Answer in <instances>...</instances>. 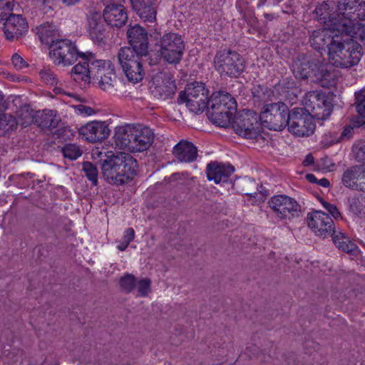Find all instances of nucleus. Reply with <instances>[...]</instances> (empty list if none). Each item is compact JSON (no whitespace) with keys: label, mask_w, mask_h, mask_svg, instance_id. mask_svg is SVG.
<instances>
[{"label":"nucleus","mask_w":365,"mask_h":365,"mask_svg":"<svg viewBox=\"0 0 365 365\" xmlns=\"http://www.w3.org/2000/svg\"><path fill=\"white\" fill-rule=\"evenodd\" d=\"M101 159V173L110 184L120 185L131 180L136 175L138 163L126 153L105 155Z\"/></svg>","instance_id":"obj_1"},{"label":"nucleus","mask_w":365,"mask_h":365,"mask_svg":"<svg viewBox=\"0 0 365 365\" xmlns=\"http://www.w3.org/2000/svg\"><path fill=\"white\" fill-rule=\"evenodd\" d=\"M115 143L120 149L130 153L148 150L154 140V133L148 127L141 124L125 125L115 128Z\"/></svg>","instance_id":"obj_2"},{"label":"nucleus","mask_w":365,"mask_h":365,"mask_svg":"<svg viewBox=\"0 0 365 365\" xmlns=\"http://www.w3.org/2000/svg\"><path fill=\"white\" fill-rule=\"evenodd\" d=\"M359 43L348 35L339 34L333 37L329 45V57L330 63L335 67L341 68H351L359 62L362 53Z\"/></svg>","instance_id":"obj_3"},{"label":"nucleus","mask_w":365,"mask_h":365,"mask_svg":"<svg viewBox=\"0 0 365 365\" xmlns=\"http://www.w3.org/2000/svg\"><path fill=\"white\" fill-rule=\"evenodd\" d=\"M148 53H140L131 47H123L118 53V61L128 79L133 83L140 81L144 76L143 58Z\"/></svg>","instance_id":"obj_4"},{"label":"nucleus","mask_w":365,"mask_h":365,"mask_svg":"<svg viewBox=\"0 0 365 365\" xmlns=\"http://www.w3.org/2000/svg\"><path fill=\"white\" fill-rule=\"evenodd\" d=\"M178 100L185 103L191 112L198 114L208 108L209 92L204 83L195 82L187 86L185 91L180 93Z\"/></svg>","instance_id":"obj_5"},{"label":"nucleus","mask_w":365,"mask_h":365,"mask_svg":"<svg viewBox=\"0 0 365 365\" xmlns=\"http://www.w3.org/2000/svg\"><path fill=\"white\" fill-rule=\"evenodd\" d=\"M289 113L287 106L282 102L269 103L263 107L259 120L269 130H282L287 125Z\"/></svg>","instance_id":"obj_6"},{"label":"nucleus","mask_w":365,"mask_h":365,"mask_svg":"<svg viewBox=\"0 0 365 365\" xmlns=\"http://www.w3.org/2000/svg\"><path fill=\"white\" fill-rule=\"evenodd\" d=\"M214 65L216 71L221 76L237 77L245 69V61L237 52L230 50L217 51Z\"/></svg>","instance_id":"obj_7"},{"label":"nucleus","mask_w":365,"mask_h":365,"mask_svg":"<svg viewBox=\"0 0 365 365\" xmlns=\"http://www.w3.org/2000/svg\"><path fill=\"white\" fill-rule=\"evenodd\" d=\"M257 115L250 110L237 113L232 123L235 132L245 138L257 139L261 136L262 124Z\"/></svg>","instance_id":"obj_8"},{"label":"nucleus","mask_w":365,"mask_h":365,"mask_svg":"<svg viewBox=\"0 0 365 365\" xmlns=\"http://www.w3.org/2000/svg\"><path fill=\"white\" fill-rule=\"evenodd\" d=\"M303 104L304 110L311 117L319 120H325L331 114L333 104L330 98L324 93L311 91L306 93Z\"/></svg>","instance_id":"obj_9"},{"label":"nucleus","mask_w":365,"mask_h":365,"mask_svg":"<svg viewBox=\"0 0 365 365\" xmlns=\"http://www.w3.org/2000/svg\"><path fill=\"white\" fill-rule=\"evenodd\" d=\"M185 50V43L180 35L167 33L160 40V54L161 58L170 64H177L182 59Z\"/></svg>","instance_id":"obj_10"},{"label":"nucleus","mask_w":365,"mask_h":365,"mask_svg":"<svg viewBox=\"0 0 365 365\" xmlns=\"http://www.w3.org/2000/svg\"><path fill=\"white\" fill-rule=\"evenodd\" d=\"M287 126L290 133L299 137L309 136L315 130L312 118L302 108H295L290 111Z\"/></svg>","instance_id":"obj_11"},{"label":"nucleus","mask_w":365,"mask_h":365,"mask_svg":"<svg viewBox=\"0 0 365 365\" xmlns=\"http://www.w3.org/2000/svg\"><path fill=\"white\" fill-rule=\"evenodd\" d=\"M50 56L56 65L64 66L74 63L81 53L77 51L75 45L67 39L57 40L50 47Z\"/></svg>","instance_id":"obj_12"},{"label":"nucleus","mask_w":365,"mask_h":365,"mask_svg":"<svg viewBox=\"0 0 365 365\" xmlns=\"http://www.w3.org/2000/svg\"><path fill=\"white\" fill-rule=\"evenodd\" d=\"M151 93L158 99L165 101L172 98L176 91L173 76L168 72H160L153 78L150 86Z\"/></svg>","instance_id":"obj_13"},{"label":"nucleus","mask_w":365,"mask_h":365,"mask_svg":"<svg viewBox=\"0 0 365 365\" xmlns=\"http://www.w3.org/2000/svg\"><path fill=\"white\" fill-rule=\"evenodd\" d=\"M268 204L272 210L280 219H289L298 215L300 206L297 202L285 195H279L272 197Z\"/></svg>","instance_id":"obj_14"},{"label":"nucleus","mask_w":365,"mask_h":365,"mask_svg":"<svg viewBox=\"0 0 365 365\" xmlns=\"http://www.w3.org/2000/svg\"><path fill=\"white\" fill-rule=\"evenodd\" d=\"M307 223L317 235L324 238L329 236L335 229L332 219L322 211H314L308 214Z\"/></svg>","instance_id":"obj_15"},{"label":"nucleus","mask_w":365,"mask_h":365,"mask_svg":"<svg viewBox=\"0 0 365 365\" xmlns=\"http://www.w3.org/2000/svg\"><path fill=\"white\" fill-rule=\"evenodd\" d=\"M29 25L24 17L20 14H10L4 21L2 28L7 40H18L28 31Z\"/></svg>","instance_id":"obj_16"},{"label":"nucleus","mask_w":365,"mask_h":365,"mask_svg":"<svg viewBox=\"0 0 365 365\" xmlns=\"http://www.w3.org/2000/svg\"><path fill=\"white\" fill-rule=\"evenodd\" d=\"M108 29L100 13H90L87 18V31L94 42H103L108 36Z\"/></svg>","instance_id":"obj_17"},{"label":"nucleus","mask_w":365,"mask_h":365,"mask_svg":"<svg viewBox=\"0 0 365 365\" xmlns=\"http://www.w3.org/2000/svg\"><path fill=\"white\" fill-rule=\"evenodd\" d=\"M79 133L88 141L100 142L105 140L110 134V129L106 122L91 121L79 128Z\"/></svg>","instance_id":"obj_18"},{"label":"nucleus","mask_w":365,"mask_h":365,"mask_svg":"<svg viewBox=\"0 0 365 365\" xmlns=\"http://www.w3.org/2000/svg\"><path fill=\"white\" fill-rule=\"evenodd\" d=\"M359 6L356 0H339L337 5L338 11L344 21L339 25L334 22V25L336 27H342L343 31L349 32L352 21H356L360 16L359 14H356Z\"/></svg>","instance_id":"obj_19"},{"label":"nucleus","mask_w":365,"mask_h":365,"mask_svg":"<svg viewBox=\"0 0 365 365\" xmlns=\"http://www.w3.org/2000/svg\"><path fill=\"white\" fill-rule=\"evenodd\" d=\"M80 61L72 68L71 71V77L76 82H84L89 83L91 81V66H93V56L91 53L86 55L81 53L78 56Z\"/></svg>","instance_id":"obj_20"},{"label":"nucleus","mask_w":365,"mask_h":365,"mask_svg":"<svg viewBox=\"0 0 365 365\" xmlns=\"http://www.w3.org/2000/svg\"><path fill=\"white\" fill-rule=\"evenodd\" d=\"M130 47L139 51L140 53H148V33L138 24L130 26L127 31Z\"/></svg>","instance_id":"obj_21"},{"label":"nucleus","mask_w":365,"mask_h":365,"mask_svg":"<svg viewBox=\"0 0 365 365\" xmlns=\"http://www.w3.org/2000/svg\"><path fill=\"white\" fill-rule=\"evenodd\" d=\"M103 19L112 27L120 28L125 24L128 15L121 4H108L103 11Z\"/></svg>","instance_id":"obj_22"},{"label":"nucleus","mask_w":365,"mask_h":365,"mask_svg":"<svg viewBox=\"0 0 365 365\" xmlns=\"http://www.w3.org/2000/svg\"><path fill=\"white\" fill-rule=\"evenodd\" d=\"M317 59L311 56H298L292 63V72L297 78L307 79L311 73H314L315 66H317Z\"/></svg>","instance_id":"obj_23"},{"label":"nucleus","mask_w":365,"mask_h":365,"mask_svg":"<svg viewBox=\"0 0 365 365\" xmlns=\"http://www.w3.org/2000/svg\"><path fill=\"white\" fill-rule=\"evenodd\" d=\"M365 176V165H353L346 169L341 177L342 184L354 190H359V185Z\"/></svg>","instance_id":"obj_24"},{"label":"nucleus","mask_w":365,"mask_h":365,"mask_svg":"<svg viewBox=\"0 0 365 365\" xmlns=\"http://www.w3.org/2000/svg\"><path fill=\"white\" fill-rule=\"evenodd\" d=\"M175 158L181 163L194 162L197 157V149L191 142L181 140L173 149Z\"/></svg>","instance_id":"obj_25"},{"label":"nucleus","mask_w":365,"mask_h":365,"mask_svg":"<svg viewBox=\"0 0 365 365\" xmlns=\"http://www.w3.org/2000/svg\"><path fill=\"white\" fill-rule=\"evenodd\" d=\"M235 169L230 165H225L217 162H211L207 165L206 174L209 180L215 183L227 182L228 178L233 173Z\"/></svg>","instance_id":"obj_26"},{"label":"nucleus","mask_w":365,"mask_h":365,"mask_svg":"<svg viewBox=\"0 0 365 365\" xmlns=\"http://www.w3.org/2000/svg\"><path fill=\"white\" fill-rule=\"evenodd\" d=\"M336 28H333L332 31L327 29H320L313 31L310 36L309 42L312 47L315 50H322L325 47L329 48V43H331L334 36L339 35Z\"/></svg>","instance_id":"obj_27"},{"label":"nucleus","mask_w":365,"mask_h":365,"mask_svg":"<svg viewBox=\"0 0 365 365\" xmlns=\"http://www.w3.org/2000/svg\"><path fill=\"white\" fill-rule=\"evenodd\" d=\"M133 9L144 21L153 22L156 19L155 0H130Z\"/></svg>","instance_id":"obj_28"},{"label":"nucleus","mask_w":365,"mask_h":365,"mask_svg":"<svg viewBox=\"0 0 365 365\" xmlns=\"http://www.w3.org/2000/svg\"><path fill=\"white\" fill-rule=\"evenodd\" d=\"M313 76L314 78L313 81L324 88H329L336 83L335 73L331 71L328 65L324 64L319 60Z\"/></svg>","instance_id":"obj_29"},{"label":"nucleus","mask_w":365,"mask_h":365,"mask_svg":"<svg viewBox=\"0 0 365 365\" xmlns=\"http://www.w3.org/2000/svg\"><path fill=\"white\" fill-rule=\"evenodd\" d=\"M329 235L331 237L334 245L339 250L349 254L356 250V245L341 230L334 229Z\"/></svg>","instance_id":"obj_30"},{"label":"nucleus","mask_w":365,"mask_h":365,"mask_svg":"<svg viewBox=\"0 0 365 365\" xmlns=\"http://www.w3.org/2000/svg\"><path fill=\"white\" fill-rule=\"evenodd\" d=\"M36 123L42 128L52 129L56 128L60 121V117L58 116L57 112L53 110H44L38 112L36 116Z\"/></svg>","instance_id":"obj_31"},{"label":"nucleus","mask_w":365,"mask_h":365,"mask_svg":"<svg viewBox=\"0 0 365 365\" xmlns=\"http://www.w3.org/2000/svg\"><path fill=\"white\" fill-rule=\"evenodd\" d=\"M4 108V96L0 91V136L13 130L17 125L16 120L13 115L2 113Z\"/></svg>","instance_id":"obj_32"},{"label":"nucleus","mask_w":365,"mask_h":365,"mask_svg":"<svg viewBox=\"0 0 365 365\" xmlns=\"http://www.w3.org/2000/svg\"><path fill=\"white\" fill-rule=\"evenodd\" d=\"M108 71H114V67L110 61L102 60L93 61V66H91V80L97 81L101 77L106 76Z\"/></svg>","instance_id":"obj_33"},{"label":"nucleus","mask_w":365,"mask_h":365,"mask_svg":"<svg viewBox=\"0 0 365 365\" xmlns=\"http://www.w3.org/2000/svg\"><path fill=\"white\" fill-rule=\"evenodd\" d=\"M38 34L42 43L52 46L55 43V38L58 35L56 26L51 24H43L38 28Z\"/></svg>","instance_id":"obj_34"},{"label":"nucleus","mask_w":365,"mask_h":365,"mask_svg":"<svg viewBox=\"0 0 365 365\" xmlns=\"http://www.w3.org/2000/svg\"><path fill=\"white\" fill-rule=\"evenodd\" d=\"M338 32L348 36L354 37L360 40L365 39V24L356 22V24L352 21V24L349 27V31L346 32L342 30V27H336Z\"/></svg>","instance_id":"obj_35"},{"label":"nucleus","mask_w":365,"mask_h":365,"mask_svg":"<svg viewBox=\"0 0 365 365\" xmlns=\"http://www.w3.org/2000/svg\"><path fill=\"white\" fill-rule=\"evenodd\" d=\"M234 113H208L209 118L210 120L217 125L222 128H227L229 125H232V115Z\"/></svg>","instance_id":"obj_36"},{"label":"nucleus","mask_w":365,"mask_h":365,"mask_svg":"<svg viewBox=\"0 0 365 365\" xmlns=\"http://www.w3.org/2000/svg\"><path fill=\"white\" fill-rule=\"evenodd\" d=\"M137 279L133 274H125L119 279L120 290L126 294L130 293L136 287Z\"/></svg>","instance_id":"obj_37"},{"label":"nucleus","mask_w":365,"mask_h":365,"mask_svg":"<svg viewBox=\"0 0 365 365\" xmlns=\"http://www.w3.org/2000/svg\"><path fill=\"white\" fill-rule=\"evenodd\" d=\"M16 120L17 125L19 124L23 127H26L34 121V116L29 107L24 106L18 110Z\"/></svg>","instance_id":"obj_38"},{"label":"nucleus","mask_w":365,"mask_h":365,"mask_svg":"<svg viewBox=\"0 0 365 365\" xmlns=\"http://www.w3.org/2000/svg\"><path fill=\"white\" fill-rule=\"evenodd\" d=\"M227 104L224 105H217L210 106L208 107V113H235L237 109V103L236 101H230V99L226 101Z\"/></svg>","instance_id":"obj_39"},{"label":"nucleus","mask_w":365,"mask_h":365,"mask_svg":"<svg viewBox=\"0 0 365 365\" xmlns=\"http://www.w3.org/2000/svg\"><path fill=\"white\" fill-rule=\"evenodd\" d=\"M106 76L101 77L97 80L99 87L104 91H109L114 87V84L117 81V77L114 71H108Z\"/></svg>","instance_id":"obj_40"},{"label":"nucleus","mask_w":365,"mask_h":365,"mask_svg":"<svg viewBox=\"0 0 365 365\" xmlns=\"http://www.w3.org/2000/svg\"><path fill=\"white\" fill-rule=\"evenodd\" d=\"M61 152L63 156L70 160H76L82 155L80 147L73 143H67L62 148Z\"/></svg>","instance_id":"obj_41"},{"label":"nucleus","mask_w":365,"mask_h":365,"mask_svg":"<svg viewBox=\"0 0 365 365\" xmlns=\"http://www.w3.org/2000/svg\"><path fill=\"white\" fill-rule=\"evenodd\" d=\"M230 99V101H236L235 98L228 93L225 91H218L213 93L210 98L209 104L210 106L227 104L226 101Z\"/></svg>","instance_id":"obj_42"},{"label":"nucleus","mask_w":365,"mask_h":365,"mask_svg":"<svg viewBox=\"0 0 365 365\" xmlns=\"http://www.w3.org/2000/svg\"><path fill=\"white\" fill-rule=\"evenodd\" d=\"M314 13L316 16L324 23H327V21H332L333 20L330 11V5L327 2H324L317 6Z\"/></svg>","instance_id":"obj_43"},{"label":"nucleus","mask_w":365,"mask_h":365,"mask_svg":"<svg viewBox=\"0 0 365 365\" xmlns=\"http://www.w3.org/2000/svg\"><path fill=\"white\" fill-rule=\"evenodd\" d=\"M83 170L92 184L96 185L98 175L97 168L90 162H84L83 163Z\"/></svg>","instance_id":"obj_44"},{"label":"nucleus","mask_w":365,"mask_h":365,"mask_svg":"<svg viewBox=\"0 0 365 365\" xmlns=\"http://www.w3.org/2000/svg\"><path fill=\"white\" fill-rule=\"evenodd\" d=\"M357 115L351 118V123L355 127H360L365 124V105L353 106Z\"/></svg>","instance_id":"obj_45"},{"label":"nucleus","mask_w":365,"mask_h":365,"mask_svg":"<svg viewBox=\"0 0 365 365\" xmlns=\"http://www.w3.org/2000/svg\"><path fill=\"white\" fill-rule=\"evenodd\" d=\"M14 0H0V22L4 21L12 11L14 6Z\"/></svg>","instance_id":"obj_46"},{"label":"nucleus","mask_w":365,"mask_h":365,"mask_svg":"<svg viewBox=\"0 0 365 365\" xmlns=\"http://www.w3.org/2000/svg\"><path fill=\"white\" fill-rule=\"evenodd\" d=\"M151 280L148 278L137 281L136 287L138 297H146L150 292Z\"/></svg>","instance_id":"obj_47"},{"label":"nucleus","mask_w":365,"mask_h":365,"mask_svg":"<svg viewBox=\"0 0 365 365\" xmlns=\"http://www.w3.org/2000/svg\"><path fill=\"white\" fill-rule=\"evenodd\" d=\"M135 237V231L133 228H128L124 232L122 242H120L117 248L120 251H124Z\"/></svg>","instance_id":"obj_48"},{"label":"nucleus","mask_w":365,"mask_h":365,"mask_svg":"<svg viewBox=\"0 0 365 365\" xmlns=\"http://www.w3.org/2000/svg\"><path fill=\"white\" fill-rule=\"evenodd\" d=\"M349 208L351 211L356 215L361 214L364 210V204L361 202V197L354 196L349 200Z\"/></svg>","instance_id":"obj_49"},{"label":"nucleus","mask_w":365,"mask_h":365,"mask_svg":"<svg viewBox=\"0 0 365 365\" xmlns=\"http://www.w3.org/2000/svg\"><path fill=\"white\" fill-rule=\"evenodd\" d=\"M335 167V164L327 156L322 158L316 163V170L331 171Z\"/></svg>","instance_id":"obj_50"},{"label":"nucleus","mask_w":365,"mask_h":365,"mask_svg":"<svg viewBox=\"0 0 365 365\" xmlns=\"http://www.w3.org/2000/svg\"><path fill=\"white\" fill-rule=\"evenodd\" d=\"M41 78L48 84L56 85L58 83V78L56 75L50 69H44L40 72Z\"/></svg>","instance_id":"obj_51"},{"label":"nucleus","mask_w":365,"mask_h":365,"mask_svg":"<svg viewBox=\"0 0 365 365\" xmlns=\"http://www.w3.org/2000/svg\"><path fill=\"white\" fill-rule=\"evenodd\" d=\"M12 63L17 70H21L28 67V63L17 53H14L11 58Z\"/></svg>","instance_id":"obj_52"},{"label":"nucleus","mask_w":365,"mask_h":365,"mask_svg":"<svg viewBox=\"0 0 365 365\" xmlns=\"http://www.w3.org/2000/svg\"><path fill=\"white\" fill-rule=\"evenodd\" d=\"M354 153L358 161L365 160V143H361L354 146Z\"/></svg>","instance_id":"obj_53"},{"label":"nucleus","mask_w":365,"mask_h":365,"mask_svg":"<svg viewBox=\"0 0 365 365\" xmlns=\"http://www.w3.org/2000/svg\"><path fill=\"white\" fill-rule=\"evenodd\" d=\"M365 105V86L361 90L355 92L354 102L352 106Z\"/></svg>","instance_id":"obj_54"},{"label":"nucleus","mask_w":365,"mask_h":365,"mask_svg":"<svg viewBox=\"0 0 365 365\" xmlns=\"http://www.w3.org/2000/svg\"><path fill=\"white\" fill-rule=\"evenodd\" d=\"M322 205L335 218L337 219L338 217H341L340 212L338 210V208L332 204H330L326 201H322Z\"/></svg>","instance_id":"obj_55"},{"label":"nucleus","mask_w":365,"mask_h":365,"mask_svg":"<svg viewBox=\"0 0 365 365\" xmlns=\"http://www.w3.org/2000/svg\"><path fill=\"white\" fill-rule=\"evenodd\" d=\"M76 111L80 114H84L86 115H91L95 113L94 110L89 107L82 104L76 105L73 106Z\"/></svg>","instance_id":"obj_56"},{"label":"nucleus","mask_w":365,"mask_h":365,"mask_svg":"<svg viewBox=\"0 0 365 365\" xmlns=\"http://www.w3.org/2000/svg\"><path fill=\"white\" fill-rule=\"evenodd\" d=\"M354 125H349L344 128L343 131L341 133L340 135V140H349L350 139L353 135V130H354Z\"/></svg>","instance_id":"obj_57"},{"label":"nucleus","mask_w":365,"mask_h":365,"mask_svg":"<svg viewBox=\"0 0 365 365\" xmlns=\"http://www.w3.org/2000/svg\"><path fill=\"white\" fill-rule=\"evenodd\" d=\"M303 165L304 166H309V165H313L316 167V163H314V158L313 157V155L311 153L308 154L305 157V159L303 161Z\"/></svg>","instance_id":"obj_58"},{"label":"nucleus","mask_w":365,"mask_h":365,"mask_svg":"<svg viewBox=\"0 0 365 365\" xmlns=\"http://www.w3.org/2000/svg\"><path fill=\"white\" fill-rule=\"evenodd\" d=\"M358 5H360V6H359L356 14H359L360 16L357 19H365V3L364 2L358 3Z\"/></svg>","instance_id":"obj_59"},{"label":"nucleus","mask_w":365,"mask_h":365,"mask_svg":"<svg viewBox=\"0 0 365 365\" xmlns=\"http://www.w3.org/2000/svg\"><path fill=\"white\" fill-rule=\"evenodd\" d=\"M317 183L324 187H328L330 184L329 181L326 178H322L319 180H317Z\"/></svg>","instance_id":"obj_60"},{"label":"nucleus","mask_w":365,"mask_h":365,"mask_svg":"<svg viewBox=\"0 0 365 365\" xmlns=\"http://www.w3.org/2000/svg\"><path fill=\"white\" fill-rule=\"evenodd\" d=\"M306 179L309 181L310 182H314V183H317V178L315 177L314 175L313 174H307L306 175Z\"/></svg>","instance_id":"obj_61"},{"label":"nucleus","mask_w":365,"mask_h":365,"mask_svg":"<svg viewBox=\"0 0 365 365\" xmlns=\"http://www.w3.org/2000/svg\"><path fill=\"white\" fill-rule=\"evenodd\" d=\"M103 4L106 6L108 4H120V3L121 2L122 0H103Z\"/></svg>","instance_id":"obj_62"},{"label":"nucleus","mask_w":365,"mask_h":365,"mask_svg":"<svg viewBox=\"0 0 365 365\" xmlns=\"http://www.w3.org/2000/svg\"><path fill=\"white\" fill-rule=\"evenodd\" d=\"M63 4L70 6L78 3L80 0H61Z\"/></svg>","instance_id":"obj_63"},{"label":"nucleus","mask_w":365,"mask_h":365,"mask_svg":"<svg viewBox=\"0 0 365 365\" xmlns=\"http://www.w3.org/2000/svg\"><path fill=\"white\" fill-rule=\"evenodd\" d=\"M266 0H259L258 6H261L264 4Z\"/></svg>","instance_id":"obj_64"}]
</instances>
